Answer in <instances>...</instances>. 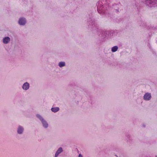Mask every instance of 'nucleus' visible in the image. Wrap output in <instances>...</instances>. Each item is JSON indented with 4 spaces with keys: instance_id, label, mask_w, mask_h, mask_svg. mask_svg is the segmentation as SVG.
I'll return each instance as SVG.
<instances>
[{
    "instance_id": "f257e3e1",
    "label": "nucleus",
    "mask_w": 157,
    "mask_h": 157,
    "mask_svg": "<svg viewBox=\"0 0 157 157\" xmlns=\"http://www.w3.org/2000/svg\"><path fill=\"white\" fill-rule=\"evenodd\" d=\"M111 0H100L97 3V8L98 13L102 14H106V10H107L109 9V2Z\"/></svg>"
},
{
    "instance_id": "f03ea898",
    "label": "nucleus",
    "mask_w": 157,
    "mask_h": 157,
    "mask_svg": "<svg viewBox=\"0 0 157 157\" xmlns=\"http://www.w3.org/2000/svg\"><path fill=\"white\" fill-rule=\"evenodd\" d=\"M145 3L149 7H157V0H146Z\"/></svg>"
},
{
    "instance_id": "7ed1b4c3",
    "label": "nucleus",
    "mask_w": 157,
    "mask_h": 157,
    "mask_svg": "<svg viewBox=\"0 0 157 157\" xmlns=\"http://www.w3.org/2000/svg\"><path fill=\"white\" fill-rule=\"evenodd\" d=\"M36 117L41 121L43 127L45 128H47L48 126V124L47 122L43 118V117L40 114H37L36 115Z\"/></svg>"
},
{
    "instance_id": "20e7f679",
    "label": "nucleus",
    "mask_w": 157,
    "mask_h": 157,
    "mask_svg": "<svg viewBox=\"0 0 157 157\" xmlns=\"http://www.w3.org/2000/svg\"><path fill=\"white\" fill-rule=\"evenodd\" d=\"M91 16L89 15V19L88 21H89V25L92 26V28L94 29V27L97 28V24L95 23L94 20L93 19H92L91 17Z\"/></svg>"
},
{
    "instance_id": "39448f33",
    "label": "nucleus",
    "mask_w": 157,
    "mask_h": 157,
    "mask_svg": "<svg viewBox=\"0 0 157 157\" xmlns=\"http://www.w3.org/2000/svg\"><path fill=\"white\" fill-rule=\"evenodd\" d=\"M151 98V94L150 93H146L144 96V99L146 101H149L150 100Z\"/></svg>"
},
{
    "instance_id": "423d86ee",
    "label": "nucleus",
    "mask_w": 157,
    "mask_h": 157,
    "mask_svg": "<svg viewBox=\"0 0 157 157\" xmlns=\"http://www.w3.org/2000/svg\"><path fill=\"white\" fill-rule=\"evenodd\" d=\"M24 131V127L21 125H19L17 129V132L18 134H22L23 133Z\"/></svg>"
},
{
    "instance_id": "0eeeda50",
    "label": "nucleus",
    "mask_w": 157,
    "mask_h": 157,
    "mask_svg": "<svg viewBox=\"0 0 157 157\" xmlns=\"http://www.w3.org/2000/svg\"><path fill=\"white\" fill-rule=\"evenodd\" d=\"M26 23V19L23 17L19 18L18 21V23L20 25H24Z\"/></svg>"
},
{
    "instance_id": "6e6552de",
    "label": "nucleus",
    "mask_w": 157,
    "mask_h": 157,
    "mask_svg": "<svg viewBox=\"0 0 157 157\" xmlns=\"http://www.w3.org/2000/svg\"><path fill=\"white\" fill-rule=\"evenodd\" d=\"M102 36L103 37H109L111 36V34H110V32L108 31H104L102 32Z\"/></svg>"
},
{
    "instance_id": "1a4fd4ad",
    "label": "nucleus",
    "mask_w": 157,
    "mask_h": 157,
    "mask_svg": "<svg viewBox=\"0 0 157 157\" xmlns=\"http://www.w3.org/2000/svg\"><path fill=\"white\" fill-rule=\"evenodd\" d=\"M29 84L28 82L24 83L22 86V88L24 90H27L29 88Z\"/></svg>"
},
{
    "instance_id": "9d476101",
    "label": "nucleus",
    "mask_w": 157,
    "mask_h": 157,
    "mask_svg": "<svg viewBox=\"0 0 157 157\" xmlns=\"http://www.w3.org/2000/svg\"><path fill=\"white\" fill-rule=\"evenodd\" d=\"M63 151V149L62 147H59L55 154V157H57Z\"/></svg>"
},
{
    "instance_id": "9b49d317",
    "label": "nucleus",
    "mask_w": 157,
    "mask_h": 157,
    "mask_svg": "<svg viewBox=\"0 0 157 157\" xmlns=\"http://www.w3.org/2000/svg\"><path fill=\"white\" fill-rule=\"evenodd\" d=\"M10 41V38L8 36L4 37L3 39V42L4 44H6L9 43Z\"/></svg>"
},
{
    "instance_id": "f8f14e48",
    "label": "nucleus",
    "mask_w": 157,
    "mask_h": 157,
    "mask_svg": "<svg viewBox=\"0 0 157 157\" xmlns=\"http://www.w3.org/2000/svg\"><path fill=\"white\" fill-rule=\"evenodd\" d=\"M59 109L58 107H52L51 108V110L54 113H56L59 110Z\"/></svg>"
},
{
    "instance_id": "ddd939ff",
    "label": "nucleus",
    "mask_w": 157,
    "mask_h": 157,
    "mask_svg": "<svg viewBox=\"0 0 157 157\" xmlns=\"http://www.w3.org/2000/svg\"><path fill=\"white\" fill-rule=\"evenodd\" d=\"M118 49V47L117 46H115L111 48V51L113 52H115L117 51Z\"/></svg>"
},
{
    "instance_id": "4468645a",
    "label": "nucleus",
    "mask_w": 157,
    "mask_h": 157,
    "mask_svg": "<svg viewBox=\"0 0 157 157\" xmlns=\"http://www.w3.org/2000/svg\"><path fill=\"white\" fill-rule=\"evenodd\" d=\"M58 65L60 67H62L65 66V63L64 62H60L59 63Z\"/></svg>"
},
{
    "instance_id": "2eb2a0df",
    "label": "nucleus",
    "mask_w": 157,
    "mask_h": 157,
    "mask_svg": "<svg viewBox=\"0 0 157 157\" xmlns=\"http://www.w3.org/2000/svg\"><path fill=\"white\" fill-rule=\"evenodd\" d=\"M78 157H83L82 155L81 154H79Z\"/></svg>"
},
{
    "instance_id": "dca6fc26",
    "label": "nucleus",
    "mask_w": 157,
    "mask_h": 157,
    "mask_svg": "<svg viewBox=\"0 0 157 157\" xmlns=\"http://www.w3.org/2000/svg\"><path fill=\"white\" fill-rule=\"evenodd\" d=\"M116 10V12H118V11H118V10H118L116 9V10Z\"/></svg>"
},
{
    "instance_id": "f3484780",
    "label": "nucleus",
    "mask_w": 157,
    "mask_h": 157,
    "mask_svg": "<svg viewBox=\"0 0 157 157\" xmlns=\"http://www.w3.org/2000/svg\"><path fill=\"white\" fill-rule=\"evenodd\" d=\"M143 125V127H144L145 126V125L144 124Z\"/></svg>"
}]
</instances>
